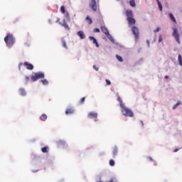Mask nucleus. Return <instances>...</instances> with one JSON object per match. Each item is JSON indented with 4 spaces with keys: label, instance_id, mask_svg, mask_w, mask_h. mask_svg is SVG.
Returning <instances> with one entry per match:
<instances>
[{
    "label": "nucleus",
    "instance_id": "nucleus-29",
    "mask_svg": "<svg viewBox=\"0 0 182 182\" xmlns=\"http://www.w3.org/2000/svg\"><path fill=\"white\" fill-rule=\"evenodd\" d=\"M41 82H42L43 85H44L49 84V82H48L47 80H42Z\"/></svg>",
    "mask_w": 182,
    "mask_h": 182
},
{
    "label": "nucleus",
    "instance_id": "nucleus-3",
    "mask_svg": "<svg viewBox=\"0 0 182 182\" xmlns=\"http://www.w3.org/2000/svg\"><path fill=\"white\" fill-rule=\"evenodd\" d=\"M121 112L125 117H133V116H134L133 111L127 108L125 105L121 107Z\"/></svg>",
    "mask_w": 182,
    "mask_h": 182
},
{
    "label": "nucleus",
    "instance_id": "nucleus-13",
    "mask_svg": "<svg viewBox=\"0 0 182 182\" xmlns=\"http://www.w3.org/2000/svg\"><path fill=\"white\" fill-rule=\"evenodd\" d=\"M77 35L80 36V39H85V38H86V35H85V33H83L82 31H78Z\"/></svg>",
    "mask_w": 182,
    "mask_h": 182
},
{
    "label": "nucleus",
    "instance_id": "nucleus-34",
    "mask_svg": "<svg viewBox=\"0 0 182 182\" xmlns=\"http://www.w3.org/2000/svg\"><path fill=\"white\" fill-rule=\"evenodd\" d=\"M160 31V27L156 28L155 30H154V33H157V32Z\"/></svg>",
    "mask_w": 182,
    "mask_h": 182
},
{
    "label": "nucleus",
    "instance_id": "nucleus-17",
    "mask_svg": "<svg viewBox=\"0 0 182 182\" xmlns=\"http://www.w3.org/2000/svg\"><path fill=\"white\" fill-rule=\"evenodd\" d=\"M61 43L63 48H65V49H68V45L66 44V41H65V38H63L61 39Z\"/></svg>",
    "mask_w": 182,
    "mask_h": 182
},
{
    "label": "nucleus",
    "instance_id": "nucleus-16",
    "mask_svg": "<svg viewBox=\"0 0 182 182\" xmlns=\"http://www.w3.org/2000/svg\"><path fill=\"white\" fill-rule=\"evenodd\" d=\"M19 95L21 96H26V91H25V89L23 88H20L19 89Z\"/></svg>",
    "mask_w": 182,
    "mask_h": 182
},
{
    "label": "nucleus",
    "instance_id": "nucleus-1",
    "mask_svg": "<svg viewBox=\"0 0 182 182\" xmlns=\"http://www.w3.org/2000/svg\"><path fill=\"white\" fill-rule=\"evenodd\" d=\"M4 42L7 48H12L15 45V37H14V34H7L4 38Z\"/></svg>",
    "mask_w": 182,
    "mask_h": 182
},
{
    "label": "nucleus",
    "instance_id": "nucleus-6",
    "mask_svg": "<svg viewBox=\"0 0 182 182\" xmlns=\"http://www.w3.org/2000/svg\"><path fill=\"white\" fill-rule=\"evenodd\" d=\"M21 66H26V69H28V70H33V65L28 63V62H25L23 63H20L18 64V69L19 70H21Z\"/></svg>",
    "mask_w": 182,
    "mask_h": 182
},
{
    "label": "nucleus",
    "instance_id": "nucleus-9",
    "mask_svg": "<svg viewBox=\"0 0 182 182\" xmlns=\"http://www.w3.org/2000/svg\"><path fill=\"white\" fill-rule=\"evenodd\" d=\"M88 119H95V122H97V112H90L87 114Z\"/></svg>",
    "mask_w": 182,
    "mask_h": 182
},
{
    "label": "nucleus",
    "instance_id": "nucleus-36",
    "mask_svg": "<svg viewBox=\"0 0 182 182\" xmlns=\"http://www.w3.org/2000/svg\"><path fill=\"white\" fill-rule=\"evenodd\" d=\"M25 81H26V83H28V82H29V77L26 76L25 77Z\"/></svg>",
    "mask_w": 182,
    "mask_h": 182
},
{
    "label": "nucleus",
    "instance_id": "nucleus-24",
    "mask_svg": "<svg viewBox=\"0 0 182 182\" xmlns=\"http://www.w3.org/2000/svg\"><path fill=\"white\" fill-rule=\"evenodd\" d=\"M42 153H48L49 151V147L48 146H44L41 149Z\"/></svg>",
    "mask_w": 182,
    "mask_h": 182
},
{
    "label": "nucleus",
    "instance_id": "nucleus-43",
    "mask_svg": "<svg viewBox=\"0 0 182 182\" xmlns=\"http://www.w3.org/2000/svg\"><path fill=\"white\" fill-rule=\"evenodd\" d=\"M141 123L142 126L144 125V124L143 123V121H141Z\"/></svg>",
    "mask_w": 182,
    "mask_h": 182
},
{
    "label": "nucleus",
    "instance_id": "nucleus-28",
    "mask_svg": "<svg viewBox=\"0 0 182 182\" xmlns=\"http://www.w3.org/2000/svg\"><path fill=\"white\" fill-rule=\"evenodd\" d=\"M116 58H117V60H119V62H123V58H122V56L117 55Z\"/></svg>",
    "mask_w": 182,
    "mask_h": 182
},
{
    "label": "nucleus",
    "instance_id": "nucleus-38",
    "mask_svg": "<svg viewBox=\"0 0 182 182\" xmlns=\"http://www.w3.org/2000/svg\"><path fill=\"white\" fill-rule=\"evenodd\" d=\"M93 32H100V29H99V28H94Z\"/></svg>",
    "mask_w": 182,
    "mask_h": 182
},
{
    "label": "nucleus",
    "instance_id": "nucleus-5",
    "mask_svg": "<svg viewBox=\"0 0 182 182\" xmlns=\"http://www.w3.org/2000/svg\"><path fill=\"white\" fill-rule=\"evenodd\" d=\"M45 77V74L43 73H36L34 75L31 76L32 82H36L38 79H43Z\"/></svg>",
    "mask_w": 182,
    "mask_h": 182
},
{
    "label": "nucleus",
    "instance_id": "nucleus-40",
    "mask_svg": "<svg viewBox=\"0 0 182 182\" xmlns=\"http://www.w3.org/2000/svg\"><path fill=\"white\" fill-rule=\"evenodd\" d=\"M177 151H178V149H176L173 151V153H177Z\"/></svg>",
    "mask_w": 182,
    "mask_h": 182
},
{
    "label": "nucleus",
    "instance_id": "nucleus-19",
    "mask_svg": "<svg viewBox=\"0 0 182 182\" xmlns=\"http://www.w3.org/2000/svg\"><path fill=\"white\" fill-rule=\"evenodd\" d=\"M169 18L170 19H171V21H173V22H174V23H177V20H176V18L174 17V15H173V14H169Z\"/></svg>",
    "mask_w": 182,
    "mask_h": 182
},
{
    "label": "nucleus",
    "instance_id": "nucleus-18",
    "mask_svg": "<svg viewBox=\"0 0 182 182\" xmlns=\"http://www.w3.org/2000/svg\"><path fill=\"white\" fill-rule=\"evenodd\" d=\"M117 102H119L120 107H123L124 106V103H123V100H122V98L119 96L117 97Z\"/></svg>",
    "mask_w": 182,
    "mask_h": 182
},
{
    "label": "nucleus",
    "instance_id": "nucleus-2",
    "mask_svg": "<svg viewBox=\"0 0 182 182\" xmlns=\"http://www.w3.org/2000/svg\"><path fill=\"white\" fill-rule=\"evenodd\" d=\"M125 14L129 25H136V19L134 18L133 11L132 10H127Z\"/></svg>",
    "mask_w": 182,
    "mask_h": 182
},
{
    "label": "nucleus",
    "instance_id": "nucleus-32",
    "mask_svg": "<svg viewBox=\"0 0 182 182\" xmlns=\"http://www.w3.org/2000/svg\"><path fill=\"white\" fill-rule=\"evenodd\" d=\"M105 82H106L107 86H110V85H112V82L109 80H105Z\"/></svg>",
    "mask_w": 182,
    "mask_h": 182
},
{
    "label": "nucleus",
    "instance_id": "nucleus-33",
    "mask_svg": "<svg viewBox=\"0 0 182 182\" xmlns=\"http://www.w3.org/2000/svg\"><path fill=\"white\" fill-rule=\"evenodd\" d=\"M65 18H67V19H70V16L68 12L65 13Z\"/></svg>",
    "mask_w": 182,
    "mask_h": 182
},
{
    "label": "nucleus",
    "instance_id": "nucleus-23",
    "mask_svg": "<svg viewBox=\"0 0 182 182\" xmlns=\"http://www.w3.org/2000/svg\"><path fill=\"white\" fill-rule=\"evenodd\" d=\"M178 64L180 65V66H182V57H181V54H179L178 55Z\"/></svg>",
    "mask_w": 182,
    "mask_h": 182
},
{
    "label": "nucleus",
    "instance_id": "nucleus-41",
    "mask_svg": "<svg viewBox=\"0 0 182 182\" xmlns=\"http://www.w3.org/2000/svg\"><path fill=\"white\" fill-rule=\"evenodd\" d=\"M149 159L150 160V161H153V159L151 157H149Z\"/></svg>",
    "mask_w": 182,
    "mask_h": 182
},
{
    "label": "nucleus",
    "instance_id": "nucleus-10",
    "mask_svg": "<svg viewBox=\"0 0 182 182\" xmlns=\"http://www.w3.org/2000/svg\"><path fill=\"white\" fill-rule=\"evenodd\" d=\"M60 25L63 26L65 29L67 31H70V27H69V25H68V23H66V20H63V23H60Z\"/></svg>",
    "mask_w": 182,
    "mask_h": 182
},
{
    "label": "nucleus",
    "instance_id": "nucleus-39",
    "mask_svg": "<svg viewBox=\"0 0 182 182\" xmlns=\"http://www.w3.org/2000/svg\"><path fill=\"white\" fill-rule=\"evenodd\" d=\"M146 43H147L148 46H150V41L147 40Z\"/></svg>",
    "mask_w": 182,
    "mask_h": 182
},
{
    "label": "nucleus",
    "instance_id": "nucleus-37",
    "mask_svg": "<svg viewBox=\"0 0 182 182\" xmlns=\"http://www.w3.org/2000/svg\"><path fill=\"white\" fill-rule=\"evenodd\" d=\"M93 69H95V70L97 72L99 70V68H97L96 65H93Z\"/></svg>",
    "mask_w": 182,
    "mask_h": 182
},
{
    "label": "nucleus",
    "instance_id": "nucleus-8",
    "mask_svg": "<svg viewBox=\"0 0 182 182\" xmlns=\"http://www.w3.org/2000/svg\"><path fill=\"white\" fill-rule=\"evenodd\" d=\"M90 8L94 11V12H96L97 11V4H96V0H91L90 2Z\"/></svg>",
    "mask_w": 182,
    "mask_h": 182
},
{
    "label": "nucleus",
    "instance_id": "nucleus-42",
    "mask_svg": "<svg viewBox=\"0 0 182 182\" xmlns=\"http://www.w3.org/2000/svg\"><path fill=\"white\" fill-rule=\"evenodd\" d=\"M164 77H165L166 79H168V75H166Z\"/></svg>",
    "mask_w": 182,
    "mask_h": 182
},
{
    "label": "nucleus",
    "instance_id": "nucleus-14",
    "mask_svg": "<svg viewBox=\"0 0 182 182\" xmlns=\"http://www.w3.org/2000/svg\"><path fill=\"white\" fill-rule=\"evenodd\" d=\"M101 31L105 33V35H109V30L106 26H101Z\"/></svg>",
    "mask_w": 182,
    "mask_h": 182
},
{
    "label": "nucleus",
    "instance_id": "nucleus-20",
    "mask_svg": "<svg viewBox=\"0 0 182 182\" xmlns=\"http://www.w3.org/2000/svg\"><path fill=\"white\" fill-rule=\"evenodd\" d=\"M85 21H87L88 25H92V23H93V21L90 17H89V16L86 17Z\"/></svg>",
    "mask_w": 182,
    "mask_h": 182
},
{
    "label": "nucleus",
    "instance_id": "nucleus-7",
    "mask_svg": "<svg viewBox=\"0 0 182 182\" xmlns=\"http://www.w3.org/2000/svg\"><path fill=\"white\" fill-rule=\"evenodd\" d=\"M132 33L135 36V41H139V28L136 27V26H133L132 27Z\"/></svg>",
    "mask_w": 182,
    "mask_h": 182
},
{
    "label": "nucleus",
    "instance_id": "nucleus-27",
    "mask_svg": "<svg viewBox=\"0 0 182 182\" xmlns=\"http://www.w3.org/2000/svg\"><path fill=\"white\" fill-rule=\"evenodd\" d=\"M114 164H115L114 160L110 159L109 160V166H111V167H114Z\"/></svg>",
    "mask_w": 182,
    "mask_h": 182
},
{
    "label": "nucleus",
    "instance_id": "nucleus-26",
    "mask_svg": "<svg viewBox=\"0 0 182 182\" xmlns=\"http://www.w3.org/2000/svg\"><path fill=\"white\" fill-rule=\"evenodd\" d=\"M180 105H182V102L181 101H178L176 104H175L173 107V109L175 110V109H177Z\"/></svg>",
    "mask_w": 182,
    "mask_h": 182
},
{
    "label": "nucleus",
    "instance_id": "nucleus-30",
    "mask_svg": "<svg viewBox=\"0 0 182 182\" xmlns=\"http://www.w3.org/2000/svg\"><path fill=\"white\" fill-rule=\"evenodd\" d=\"M85 100H86V97H84L80 100V105H83V103H85Z\"/></svg>",
    "mask_w": 182,
    "mask_h": 182
},
{
    "label": "nucleus",
    "instance_id": "nucleus-21",
    "mask_svg": "<svg viewBox=\"0 0 182 182\" xmlns=\"http://www.w3.org/2000/svg\"><path fill=\"white\" fill-rule=\"evenodd\" d=\"M48 119V116L46 114H42V115L40 117V119L42 122H45Z\"/></svg>",
    "mask_w": 182,
    "mask_h": 182
},
{
    "label": "nucleus",
    "instance_id": "nucleus-31",
    "mask_svg": "<svg viewBox=\"0 0 182 182\" xmlns=\"http://www.w3.org/2000/svg\"><path fill=\"white\" fill-rule=\"evenodd\" d=\"M60 12H61L62 14H65V9L64 6H62L60 7Z\"/></svg>",
    "mask_w": 182,
    "mask_h": 182
},
{
    "label": "nucleus",
    "instance_id": "nucleus-11",
    "mask_svg": "<svg viewBox=\"0 0 182 182\" xmlns=\"http://www.w3.org/2000/svg\"><path fill=\"white\" fill-rule=\"evenodd\" d=\"M90 41H92V43L96 46L97 48H99V43H97V40L93 36H90L89 37Z\"/></svg>",
    "mask_w": 182,
    "mask_h": 182
},
{
    "label": "nucleus",
    "instance_id": "nucleus-4",
    "mask_svg": "<svg viewBox=\"0 0 182 182\" xmlns=\"http://www.w3.org/2000/svg\"><path fill=\"white\" fill-rule=\"evenodd\" d=\"M173 33L172 36L175 38L177 43L180 44L181 42L180 41V34L178 33V29L176 27H173Z\"/></svg>",
    "mask_w": 182,
    "mask_h": 182
},
{
    "label": "nucleus",
    "instance_id": "nucleus-22",
    "mask_svg": "<svg viewBox=\"0 0 182 182\" xmlns=\"http://www.w3.org/2000/svg\"><path fill=\"white\" fill-rule=\"evenodd\" d=\"M156 2L158 4V6L159 8V11L161 12L163 11V6L161 5V3L159 0H156Z\"/></svg>",
    "mask_w": 182,
    "mask_h": 182
},
{
    "label": "nucleus",
    "instance_id": "nucleus-25",
    "mask_svg": "<svg viewBox=\"0 0 182 182\" xmlns=\"http://www.w3.org/2000/svg\"><path fill=\"white\" fill-rule=\"evenodd\" d=\"M129 4L132 8H136V1L134 0H130Z\"/></svg>",
    "mask_w": 182,
    "mask_h": 182
},
{
    "label": "nucleus",
    "instance_id": "nucleus-15",
    "mask_svg": "<svg viewBox=\"0 0 182 182\" xmlns=\"http://www.w3.org/2000/svg\"><path fill=\"white\" fill-rule=\"evenodd\" d=\"M75 113V109L73 108H68L65 110V114H73Z\"/></svg>",
    "mask_w": 182,
    "mask_h": 182
},
{
    "label": "nucleus",
    "instance_id": "nucleus-12",
    "mask_svg": "<svg viewBox=\"0 0 182 182\" xmlns=\"http://www.w3.org/2000/svg\"><path fill=\"white\" fill-rule=\"evenodd\" d=\"M117 153H119V149L117 148V146H114L112 150V155L114 159H115L116 156H117Z\"/></svg>",
    "mask_w": 182,
    "mask_h": 182
},
{
    "label": "nucleus",
    "instance_id": "nucleus-35",
    "mask_svg": "<svg viewBox=\"0 0 182 182\" xmlns=\"http://www.w3.org/2000/svg\"><path fill=\"white\" fill-rule=\"evenodd\" d=\"M163 41V37L161 36V35H159V43H160V42Z\"/></svg>",
    "mask_w": 182,
    "mask_h": 182
}]
</instances>
